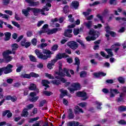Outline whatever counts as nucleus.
Returning a JSON list of instances; mask_svg holds the SVG:
<instances>
[{
    "label": "nucleus",
    "mask_w": 126,
    "mask_h": 126,
    "mask_svg": "<svg viewBox=\"0 0 126 126\" xmlns=\"http://www.w3.org/2000/svg\"><path fill=\"white\" fill-rule=\"evenodd\" d=\"M34 52L38 59L43 60L44 61L48 60L49 58H51L52 57L51 55H53V53L51 52V51L47 49H43L42 53L41 52V51H39V50L36 49Z\"/></svg>",
    "instance_id": "1"
},
{
    "label": "nucleus",
    "mask_w": 126,
    "mask_h": 126,
    "mask_svg": "<svg viewBox=\"0 0 126 126\" xmlns=\"http://www.w3.org/2000/svg\"><path fill=\"white\" fill-rule=\"evenodd\" d=\"M49 27V25L45 24L42 27V30L39 32V34H42V33H47L48 35H52V34H56L58 31H61L62 30L61 28H54L52 30H49L48 28Z\"/></svg>",
    "instance_id": "2"
},
{
    "label": "nucleus",
    "mask_w": 126,
    "mask_h": 126,
    "mask_svg": "<svg viewBox=\"0 0 126 126\" xmlns=\"http://www.w3.org/2000/svg\"><path fill=\"white\" fill-rule=\"evenodd\" d=\"M89 34L92 36H88L86 37V40L88 42H90V41H94V40H96V39L99 37L98 32L95 31V30H91Z\"/></svg>",
    "instance_id": "3"
},
{
    "label": "nucleus",
    "mask_w": 126,
    "mask_h": 126,
    "mask_svg": "<svg viewBox=\"0 0 126 126\" xmlns=\"http://www.w3.org/2000/svg\"><path fill=\"white\" fill-rule=\"evenodd\" d=\"M13 67V65L8 64L7 66L0 68V76L2 74V72H4L5 74L10 73L12 71L11 68Z\"/></svg>",
    "instance_id": "4"
},
{
    "label": "nucleus",
    "mask_w": 126,
    "mask_h": 126,
    "mask_svg": "<svg viewBox=\"0 0 126 126\" xmlns=\"http://www.w3.org/2000/svg\"><path fill=\"white\" fill-rule=\"evenodd\" d=\"M79 89V83H73L71 84V86L68 88V90L70 91L71 94L74 93V91H77Z\"/></svg>",
    "instance_id": "5"
},
{
    "label": "nucleus",
    "mask_w": 126,
    "mask_h": 126,
    "mask_svg": "<svg viewBox=\"0 0 126 126\" xmlns=\"http://www.w3.org/2000/svg\"><path fill=\"white\" fill-rule=\"evenodd\" d=\"M37 93H39V90H36V92H32L30 93V95L31 98H30V100L31 102H36L38 99H39V96H35L37 95Z\"/></svg>",
    "instance_id": "6"
},
{
    "label": "nucleus",
    "mask_w": 126,
    "mask_h": 126,
    "mask_svg": "<svg viewBox=\"0 0 126 126\" xmlns=\"http://www.w3.org/2000/svg\"><path fill=\"white\" fill-rule=\"evenodd\" d=\"M105 51H106L109 55H106L105 53H104L103 51L100 52V55H101L102 57H104V58H105V59H109V57H113V56H114L113 52H112L111 49H106Z\"/></svg>",
    "instance_id": "7"
},
{
    "label": "nucleus",
    "mask_w": 126,
    "mask_h": 126,
    "mask_svg": "<svg viewBox=\"0 0 126 126\" xmlns=\"http://www.w3.org/2000/svg\"><path fill=\"white\" fill-rule=\"evenodd\" d=\"M67 46L72 50H76L78 48V44L75 41H70L67 43Z\"/></svg>",
    "instance_id": "8"
},
{
    "label": "nucleus",
    "mask_w": 126,
    "mask_h": 126,
    "mask_svg": "<svg viewBox=\"0 0 126 126\" xmlns=\"http://www.w3.org/2000/svg\"><path fill=\"white\" fill-rule=\"evenodd\" d=\"M28 9H31V10L33 12V15L37 16L39 13L42 14V10L41 9L37 8H29Z\"/></svg>",
    "instance_id": "9"
},
{
    "label": "nucleus",
    "mask_w": 126,
    "mask_h": 126,
    "mask_svg": "<svg viewBox=\"0 0 126 126\" xmlns=\"http://www.w3.org/2000/svg\"><path fill=\"white\" fill-rule=\"evenodd\" d=\"M78 6H79V2L76 0L72 1L70 5V7L72 9H78Z\"/></svg>",
    "instance_id": "10"
},
{
    "label": "nucleus",
    "mask_w": 126,
    "mask_h": 126,
    "mask_svg": "<svg viewBox=\"0 0 126 126\" xmlns=\"http://www.w3.org/2000/svg\"><path fill=\"white\" fill-rule=\"evenodd\" d=\"M67 113L68 114L67 118L68 120H73V119H74V113H73L72 109H69Z\"/></svg>",
    "instance_id": "11"
},
{
    "label": "nucleus",
    "mask_w": 126,
    "mask_h": 126,
    "mask_svg": "<svg viewBox=\"0 0 126 126\" xmlns=\"http://www.w3.org/2000/svg\"><path fill=\"white\" fill-rule=\"evenodd\" d=\"M58 63L59 65V72L56 73H58V75L61 77L64 76V73H63V68H62V66H63V63H62V62L59 61Z\"/></svg>",
    "instance_id": "12"
},
{
    "label": "nucleus",
    "mask_w": 126,
    "mask_h": 126,
    "mask_svg": "<svg viewBox=\"0 0 126 126\" xmlns=\"http://www.w3.org/2000/svg\"><path fill=\"white\" fill-rule=\"evenodd\" d=\"M79 97H81V100H87L89 97L87 96V94L84 92H79Z\"/></svg>",
    "instance_id": "13"
},
{
    "label": "nucleus",
    "mask_w": 126,
    "mask_h": 126,
    "mask_svg": "<svg viewBox=\"0 0 126 126\" xmlns=\"http://www.w3.org/2000/svg\"><path fill=\"white\" fill-rule=\"evenodd\" d=\"M68 57L69 56L66 55V53H64L62 54H58L55 58V60L58 61V60H62L63 58H68Z\"/></svg>",
    "instance_id": "14"
},
{
    "label": "nucleus",
    "mask_w": 126,
    "mask_h": 126,
    "mask_svg": "<svg viewBox=\"0 0 126 126\" xmlns=\"http://www.w3.org/2000/svg\"><path fill=\"white\" fill-rule=\"evenodd\" d=\"M119 93H120V92L118 91L117 89H110V98H114L116 94H119Z\"/></svg>",
    "instance_id": "15"
},
{
    "label": "nucleus",
    "mask_w": 126,
    "mask_h": 126,
    "mask_svg": "<svg viewBox=\"0 0 126 126\" xmlns=\"http://www.w3.org/2000/svg\"><path fill=\"white\" fill-rule=\"evenodd\" d=\"M13 55H15V51L18 49V44L16 43L13 44L11 45Z\"/></svg>",
    "instance_id": "16"
},
{
    "label": "nucleus",
    "mask_w": 126,
    "mask_h": 126,
    "mask_svg": "<svg viewBox=\"0 0 126 126\" xmlns=\"http://www.w3.org/2000/svg\"><path fill=\"white\" fill-rule=\"evenodd\" d=\"M48 6L46 5L44 6V8L41 9V14L42 15H48V13H45V11H49L50 10V9L48 7Z\"/></svg>",
    "instance_id": "17"
},
{
    "label": "nucleus",
    "mask_w": 126,
    "mask_h": 126,
    "mask_svg": "<svg viewBox=\"0 0 126 126\" xmlns=\"http://www.w3.org/2000/svg\"><path fill=\"white\" fill-rule=\"evenodd\" d=\"M79 123L75 121H70L67 123V126H78Z\"/></svg>",
    "instance_id": "18"
},
{
    "label": "nucleus",
    "mask_w": 126,
    "mask_h": 126,
    "mask_svg": "<svg viewBox=\"0 0 126 126\" xmlns=\"http://www.w3.org/2000/svg\"><path fill=\"white\" fill-rule=\"evenodd\" d=\"M29 8H31V7H29L27 9H24L22 10V14L25 15V16H28L30 14H29V11L31 10V9H29Z\"/></svg>",
    "instance_id": "19"
},
{
    "label": "nucleus",
    "mask_w": 126,
    "mask_h": 126,
    "mask_svg": "<svg viewBox=\"0 0 126 126\" xmlns=\"http://www.w3.org/2000/svg\"><path fill=\"white\" fill-rule=\"evenodd\" d=\"M94 75L95 77H100V76H106V74L102 72H99L98 73H94Z\"/></svg>",
    "instance_id": "20"
},
{
    "label": "nucleus",
    "mask_w": 126,
    "mask_h": 126,
    "mask_svg": "<svg viewBox=\"0 0 126 126\" xmlns=\"http://www.w3.org/2000/svg\"><path fill=\"white\" fill-rule=\"evenodd\" d=\"M75 65H77V71L78 72L79 70V59L78 57L75 58V63H74Z\"/></svg>",
    "instance_id": "21"
},
{
    "label": "nucleus",
    "mask_w": 126,
    "mask_h": 126,
    "mask_svg": "<svg viewBox=\"0 0 126 126\" xmlns=\"http://www.w3.org/2000/svg\"><path fill=\"white\" fill-rule=\"evenodd\" d=\"M5 35V41H8L10 39V36H11V33L10 32H6L4 33Z\"/></svg>",
    "instance_id": "22"
},
{
    "label": "nucleus",
    "mask_w": 126,
    "mask_h": 126,
    "mask_svg": "<svg viewBox=\"0 0 126 126\" xmlns=\"http://www.w3.org/2000/svg\"><path fill=\"white\" fill-rule=\"evenodd\" d=\"M41 83L43 85V86H45V87H49V86L48 84H50V82L48 81L47 80H42L41 81Z\"/></svg>",
    "instance_id": "23"
},
{
    "label": "nucleus",
    "mask_w": 126,
    "mask_h": 126,
    "mask_svg": "<svg viewBox=\"0 0 126 126\" xmlns=\"http://www.w3.org/2000/svg\"><path fill=\"white\" fill-rule=\"evenodd\" d=\"M11 54H12V51L8 50L2 53V56L3 57H7L9 56L8 55H11Z\"/></svg>",
    "instance_id": "24"
},
{
    "label": "nucleus",
    "mask_w": 126,
    "mask_h": 126,
    "mask_svg": "<svg viewBox=\"0 0 126 126\" xmlns=\"http://www.w3.org/2000/svg\"><path fill=\"white\" fill-rule=\"evenodd\" d=\"M29 58L31 62H32L33 63H36V62H37V59H36V57L32 55H30L29 56Z\"/></svg>",
    "instance_id": "25"
},
{
    "label": "nucleus",
    "mask_w": 126,
    "mask_h": 126,
    "mask_svg": "<svg viewBox=\"0 0 126 126\" xmlns=\"http://www.w3.org/2000/svg\"><path fill=\"white\" fill-rule=\"evenodd\" d=\"M28 109L27 108H25L23 110V114H22V117H25L26 118L27 116H28Z\"/></svg>",
    "instance_id": "26"
},
{
    "label": "nucleus",
    "mask_w": 126,
    "mask_h": 126,
    "mask_svg": "<svg viewBox=\"0 0 126 126\" xmlns=\"http://www.w3.org/2000/svg\"><path fill=\"white\" fill-rule=\"evenodd\" d=\"M21 78H28V79H30V74H22L20 75Z\"/></svg>",
    "instance_id": "27"
},
{
    "label": "nucleus",
    "mask_w": 126,
    "mask_h": 126,
    "mask_svg": "<svg viewBox=\"0 0 126 126\" xmlns=\"http://www.w3.org/2000/svg\"><path fill=\"white\" fill-rule=\"evenodd\" d=\"M74 112L75 115H78V114H79V106L78 105L75 106L74 109Z\"/></svg>",
    "instance_id": "28"
},
{
    "label": "nucleus",
    "mask_w": 126,
    "mask_h": 126,
    "mask_svg": "<svg viewBox=\"0 0 126 126\" xmlns=\"http://www.w3.org/2000/svg\"><path fill=\"white\" fill-rule=\"evenodd\" d=\"M51 83H53L55 85H60L61 84V81L59 80H54L51 81Z\"/></svg>",
    "instance_id": "29"
},
{
    "label": "nucleus",
    "mask_w": 126,
    "mask_h": 126,
    "mask_svg": "<svg viewBox=\"0 0 126 126\" xmlns=\"http://www.w3.org/2000/svg\"><path fill=\"white\" fill-rule=\"evenodd\" d=\"M80 76L83 78L86 77L87 76V72L85 71H81L80 73Z\"/></svg>",
    "instance_id": "30"
},
{
    "label": "nucleus",
    "mask_w": 126,
    "mask_h": 126,
    "mask_svg": "<svg viewBox=\"0 0 126 126\" xmlns=\"http://www.w3.org/2000/svg\"><path fill=\"white\" fill-rule=\"evenodd\" d=\"M63 73H64V75H65L64 73L66 74V76H68V77H70L71 75H70V74L68 73V70L67 69L64 68L63 69Z\"/></svg>",
    "instance_id": "31"
},
{
    "label": "nucleus",
    "mask_w": 126,
    "mask_h": 126,
    "mask_svg": "<svg viewBox=\"0 0 126 126\" xmlns=\"http://www.w3.org/2000/svg\"><path fill=\"white\" fill-rule=\"evenodd\" d=\"M118 110L119 111V112H125V111H126V106H121L119 107Z\"/></svg>",
    "instance_id": "32"
},
{
    "label": "nucleus",
    "mask_w": 126,
    "mask_h": 126,
    "mask_svg": "<svg viewBox=\"0 0 126 126\" xmlns=\"http://www.w3.org/2000/svg\"><path fill=\"white\" fill-rule=\"evenodd\" d=\"M30 75L31 77H34V78L39 77V74L33 72H31L30 73Z\"/></svg>",
    "instance_id": "33"
},
{
    "label": "nucleus",
    "mask_w": 126,
    "mask_h": 126,
    "mask_svg": "<svg viewBox=\"0 0 126 126\" xmlns=\"http://www.w3.org/2000/svg\"><path fill=\"white\" fill-rule=\"evenodd\" d=\"M86 27H87V28H90L91 27V26H92V21H89L87 23H85Z\"/></svg>",
    "instance_id": "34"
},
{
    "label": "nucleus",
    "mask_w": 126,
    "mask_h": 126,
    "mask_svg": "<svg viewBox=\"0 0 126 126\" xmlns=\"http://www.w3.org/2000/svg\"><path fill=\"white\" fill-rule=\"evenodd\" d=\"M48 44L47 43H41L40 45H37V48H40L41 50H43L45 47H47Z\"/></svg>",
    "instance_id": "35"
},
{
    "label": "nucleus",
    "mask_w": 126,
    "mask_h": 126,
    "mask_svg": "<svg viewBox=\"0 0 126 126\" xmlns=\"http://www.w3.org/2000/svg\"><path fill=\"white\" fill-rule=\"evenodd\" d=\"M29 89L30 90H36V85H35L34 84H31Z\"/></svg>",
    "instance_id": "36"
},
{
    "label": "nucleus",
    "mask_w": 126,
    "mask_h": 126,
    "mask_svg": "<svg viewBox=\"0 0 126 126\" xmlns=\"http://www.w3.org/2000/svg\"><path fill=\"white\" fill-rule=\"evenodd\" d=\"M25 1L28 3H29L30 6H34V1L31 0H25Z\"/></svg>",
    "instance_id": "37"
},
{
    "label": "nucleus",
    "mask_w": 126,
    "mask_h": 126,
    "mask_svg": "<svg viewBox=\"0 0 126 126\" xmlns=\"http://www.w3.org/2000/svg\"><path fill=\"white\" fill-rule=\"evenodd\" d=\"M95 104L97 105L96 108L98 110H101V109H102V107H101V106H102V103L96 101Z\"/></svg>",
    "instance_id": "38"
},
{
    "label": "nucleus",
    "mask_w": 126,
    "mask_h": 126,
    "mask_svg": "<svg viewBox=\"0 0 126 126\" xmlns=\"http://www.w3.org/2000/svg\"><path fill=\"white\" fill-rule=\"evenodd\" d=\"M45 76L49 78V79H55V77L48 73H45Z\"/></svg>",
    "instance_id": "39"
},
{
    "label": "nucleus",
    "mask_w": 126,
    "mask_h": 126,
    "mask_svg": "<svg viewBox=\"0 0 126 126\" xmlns=\"http://www.w3.org/2000/svg\"><path fill=\"white\" fill-rule=\"evenodd\" d=\"M60 91L61 93V94H63L65 96L67 95V90H63V89H61L60 90Z\"/></svg>",
    "instance_id": "40"
},
{
    "label": "nucleus",
    "mask_w": 126,
    "mask_h": 126,
    "mask_svg": "<svg viewBox=\"0 0 126 126\" xmlns=\"http://www.w3.org/2000/svg\"><path fill=\"white\" fill-rule=\"evenodd\" d=\"M60 75H59V76H56L55 77V78H57V79H60L61 81H62V82H63V83H65L66 82V80H65L64 78H60Z\"/></svg>",
    "instance_id": "41"
},
{
    "label": "nucleus",
    "mask_w": 126,
    "mask_h": 126,
    "mask_svg": "<svg viewBox=\"0 0 126 126\" xmlns=\"http://www.w3.org/2000/svg\"><path fill=\"white\" fill-rule=\"evenodd\" d=\"M22 68H23V65L22 64H19V66H18V68L16 69V72H20Z\"/></svg>",
    "instance_id": "42"
},
{
    "label": "nucleus",
    "mask_w": 126,
    "mask_h": 126,
    "mask_svg": "<svg viewBox=\"0 0 126 126\" xmlns=\"http://www.w3.org/2000/svg\"><path fill=\"white\" fill-rule=\"evenodd\" d=\"M58 48H59V45H58V44H55L51 48V51L55 52V51L58 50Z\"/></svg>",
    "instance_id": "43"
},
{
    "label": "nucleus",
    "mask_w": 126,
    "mask_h": 126,
    "mask_svg": "<svg viewBox=\"0 0 126 126\" xmlns=\"http://www.w3.org/2000/svg\"><path fill=\"white\" fill-rule=\"evenodd\" d=\"M27 37H32L33 36V32L31 31H28L27 32Z\"/></svg>",
    "instance_id": "44"
},
{
    "label": "nucleus",
    "mask_w": 126,
    "mask_h": 126,
    "mask_svg": "<svg viewBox=\"0 0 126 126\" xmlns=\"http://www.w3.org/2000/svg\"><path fill=\"white\" fill-rule=\"evenodd\" d=\"M73 33L75 36L78 35L79 34V29H74Z\"/></svg>",
    "instance_id": "45"
},
{
    "label": "nucleus",
    "mask_w": 126,
    "mask_h": 126,
    "mask_svg": "<svg viewBox=\"0 0 126 126\" xmlns=\"http://www.w3.org/2000/svg\"><path fill=\"white\" fill-rule=\"evenodd\" d=\"M97 17L100 19V21H101L102 23H104V21H103V18H104V15H97Z\"/></svg>",
    "instance_id": "46"
},
{
    "label": "nucleus",
    "mask_w": 126,
    "mask_h": 126,
    "mask_svg": "<svg viewBox=\"0 0 126 126\" xmlns=\"http://www.w3.org/2000/svg\"><path fill=\"white\" fill-rule=\"evenodd\" d=\"M4 58V59H5L6 61H7V62H10L11 61V60H12V57H11V56H7L6 57H3Z\"/></svg>",
    "instance_id": "47"
},
{
    "label": "nucleus",
    "mask_w": 126,
    "mask_h": 126,
    "mask_svg": "<svg viewBox=\"0 0 126 126\" xmlns=\"http://www.w3.org/2000/svg\"><path fill=\"white\" fill-rule=\"evenodd\" d=\"M69 7V6L67 5L64 6L63 10H64V13H65V14H66V13H67Z\"/></svg>",
    "instance_id": "48"
},
{
    "label": "nucleus",
    "mask_w": 126,
    "mask_h": 126,
    "mask_svg": "<svg viewBox=\"0 0 126 126\" xmlns=\"http://www.w3.org/2000/svg\"><path fill=\"white\" fill-rule=\"evenodd\" d=\"M38 120H39V117L32 118L30 120L29 123H33V122H36V121H38Z\"/></svg>",
    "instance_id": "49"
},
{
    "label": "nucleus",
    "mask_w": 126,
    "mask_h": 126,
    "mask_svg": "<svg viewBox=\"0 0 126 126\" xmlns=\"http://www.w3.org/2000/svg\"><path fill=\"white\" fill-rule=\"evenodd\" d=\"M32 44L33 46H36L37 45V39L35 38H33L32 40Z\"/></svg>",
    "instance_id": "50"
},
{
    "label": "nucleus",
    "mask_w": 126,
    "mask_h": 126,
    "mask_svg": "<svg viewBox=\"0 0 126 126\" xmlns=\"http://www.w3.org/2000/svg\"><path fill=\"white\" fill-rule=\"evenodd\" d=\"M12 23L16 27H17V28H20V25L18 24V23L14 21H11Z\"/></svg>",
    "instance_id": "51"
},
{
    "label": "nucleus",
    "mask_w": 126,
    "mask_h": 126,
    "mask_svg": "<svg viewBox=\"0 0 126 126\" xmlns=\"http://www.w3.org/2000/svg\"><path fill=\"white\" fill-rule=\"evenodd\" d=\"M79 106L82 107V108H85L87 106V103L86 102H81L80 103Z\"/></svg>",
    "instance_id": "52"
},
{
    "label": "nucleus",
    "mask_w": 126,
    "mask_h": 126,
    "mask_svg": "<svg viewBox=\"0 0 126 126\" xmlns=\"http://www.w3.org/2000/svg\"><path fill=\"white\" fill-rule=\"evenodd\" d=\"M106 33L110 34L112 37H115L116 36V33H115L114 32H110V31H107Z\"/></svg>",
    "instance_id": "53"
},
{
    "label": "nucleus",
    "mask_w": 126,
    "mask_h": 126,
    "mask_svg": "<svg viewBox=\"0 0 126 126\" xmlns=\"http://www.w3.org/2000/svg\"><path fill=\"white\" fill-rule=\"evenodd\" d=\"M64 36H65V37H68V38H71V37H72V34L67 32H66V34H65V32H64Z\"/></svg>",
    "instance_id": "54"
},
{
    "label": "nucleus",
    "mask_w": 126,
    "mask_h": 126,
    "mask_svg": "<svg viewBox=\"0 0 126 126\" xmlns=\"http://www.w3.org/2000/svg\"><path fill=\"white\" fill-rule=\"evenodd\" d=\"M46 100H43L40 101V102L39 103V107H43V106H44L45 104H46Z\"/></svg>",
    "instance_id": "55"
},
{
    "label": "nucleus",
    "mask_w": 126,
    "mask_h": 126,
    "mask_svg": "<svg viewBox=\"0 0 126 126\" xmlns=\"http://www.w3.org/2000/svg\"><path fill=\"white\" fill-rule=\"evenodd\" d=\"M70 22H74V19L72 18V15H69L68 16Z\"/></svg>",
    "instance_id": "56"
},
{
    "label": "nucleus",
    "mask_w": 126,
    "mask_h": 126,
    "mask_svg": "<svg viewBox=\"0 0 126 126\" xmlns=\"http://www.w3.org/2000/svg\"><path fill=\"white\" fill-rule=\"evenodd\" d=\"M1 17L2 18H4V19H6L7 20H8V18H9V15L6 14H2Z\"/></svg>",
    "instance_id": "57"
},
{
    "label": "nucleus",
    "mask_w": 126,
    "mask_h": 126,
    "mask_svg": "<svg viewBox=\"0 0 126 126\" xmlns=\"http://www.w3.org/2000/svg\"><path fill=\"white\" fill-rule=\"evenodd\" d=\"M43 94H45V95H46V96H51V95L53 94L52 92L48 91H44Z\"/></svg>",
    "instance_id": "58"
},
{
    "label": "nucleus",
    "mask_w": 126,
    "mask_h": 126,
    "mask_svg": "<svg viewBox=\"0 0 126 126\" xmlns=\"http://www.w3.org/2000/svg\"><path fill=\"white\" fill-rule=\"evenodd\" d=\"M118 81L120 83H125V79L122 77L118 78Z\"/></svg>",
    "instance_id": "59"
},
{
    "label": "nucleus",
    "mask_w": 126,
    "mask_h": 126,
    "mask_svg": "<svg viewBox=\"0 0 126 126\" xmlns=\"http://www.w3.org/2000/svg\"><path fill=\"white\" fill-rule=\"evenodd\" d=\"M10 2V0H3V4L4 5H7Z\"/></svg>",
    "instance_id": "60"
},
{
    "label": "nucleus",
    "mask_w": 126,
    "mask_h": 126,
    "mask_svg": "<svg viewBox=\"0 0 126 126\" xmlns=\"http://www.w3.org/2000/svg\"><path fill=\"white\" fill-rule=\"evenodd\" d=\"M45 23V21H38L37 24V27H40L42 24H44Z\"/></svg>",
    "instance_id": "61"
},
{
    "label": "nucleus",
    "mask_w": 126,
    "mask_h": 126,
    "mask_svg": "<svg viewBox=\"0 0 126 126\" xmlns=\"http://www.w3.org/2000/svg\"><path fill=\"white\" fill-rule=\"evenodd\" d=\"M27 108L26 109L28 110H31V109H32V108H34V105L32 104H29L27 106Z\"/></svg>",
    "instance_id": "62"
},
{
    "label": "nucleus",
    "mask_w": 126,
    "mask_h": 126,
    "mask_svg": "<svg viewBox=\"0 0 126 126\" xmlns=\"http://www.w3.org/2000/svg\"><path fill=\"white\" fill-rule=\"evenodd\" d=\"M6 82H7V83H8V84H11L12 82H13V79L11 78H9L7 79Z\"/></svg>",
    "instance_id": "63"
},
{
    "label": "nucleus",
    "mask_w": 126,
    "mask_h": 126,
    "mask_svg": "<svg viewBox=\"0 0 126 126\" xmlns=\"http://www.w3.org/2000/svg\"><path fill=\"white\" fill-rule=\"evenodd\" d=\"M119 125H126V122L125 120H120L118 122Z\"/></svg>",
    "instance_id": "64"
}]
</instances>
